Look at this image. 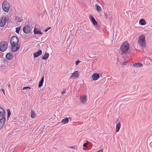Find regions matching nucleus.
Here are the masks:
<instances>
[{"label":"nucleus","mask_w":152,"mask_h":152,"mask_svg":"<svg viewBox=\"0 0 152 152\" xmlns=\"http://www.w3.org/2000/svg\"><path fill=\"white\" fill-rule=\"evenodd\" d=\"M129 48V44L127 41L124 42L120 47L121 54H126L128 53Z\"/></svg>","instance_id":"obj_2"},{"label":"nucleus","mask_w":152,"mask_h":152,"mask_svg":"<svg viewBox=\"0 0 152 152\" xmlns=\"http://www.w3.org/2000/svg\"><path fill=\"white\" fill-rule=\"evenodd\" d=\"M2 8L5 12H8L9 10L10 5L6 1H4L2 4Z\"/></svg>","instance_id":"obj_4"},{"label":"nucleus","mask_w":152,"mask_h":152,"mask_svg":"<svg viewBox=\"0 0 152 152\" xmlns=\"http://www.w3.org/2000/svg\"><path fill=\"white\" fill-rule=\"evenodd\" d=\"M139 23L141 25H144L146 24V22L144 19H142L139 20Z\"/></svg>","instance_id":"obj_23"},{"label":"nucleus","mask_w":152,"mask_h":152,"mask_svg":"<svg viewBox=\"0 0 152 152\" xmlns=\"http://www.w3.org/2000/svg\"><path fill=\"white\" fill-rule=\"evenodd\" d=\"M3 62V66L5 67H8L9 66L10 64V62H9L6 59H3L2 60Z\"/></svg>","instance_id":"obj_9"},{"label":"nucleus","mask_w":152,"mask_h":152,"mask_svg":"<svg viewBox=\"0 0 152 152\" xmlns=\"http://www.w3.org/2000/svg\"><path fill=\"white\" fill-rule=\"evenodd\" d=\"M36 116V114L35 112L33 110H31V117L32 118H34Z\"/></svg>","instance_id":"obj_25"},{"label":"nucleus","mask_w":152,"mask_h":152,"mask_svg":"<svg viewBox=\"0 0 152 152\" xmlns=\"http://www.w3.org/2000/svg\"><path fill=\"white\" fill-rule=\"evenodd\" d=\"M31 89V88L29 87H23V90H26L27 89Z\"/></svg>","instance_id":"obj_30"},{"label":"nucleus","mask_w":152,"mask_h":152,"mask_svg":"<svg viewBox=\"0 0 152 152\" xmlns=\"http://www.w3.org/2000/svg\"><path fill=\"white\" fill-rule=\"evenodd\" d=\"M80 62V61L79 60L75 62V64L76 65H77Z\"/></svg>","instance_id":"obj_32"},{"label":"nucleus","mask_w":152,"mask_h":152,"mask_svg":"<svg viewBox=\"0 0 152 152\" xmlns=\"http://www.w3.org/2000/svg\"><path fill=\"white\" fill-rule=\"evenodd\" d=\"M19 39L15 36H12L10 40V43L11 45V49L12 52H15L20 48V45L18 44Z\"/></svg>","instance_id":"obj_1"},{"label":"nucleus","mask_w":152,"mask_h":152,"mask_svg":"<svg viewBox=\"0 0 152 152\" xmlns=\"http://www.w3.org/2000/svg\"><path fill=\"white\" fill-rule=\"evenodd\" d=\"M20 27H18V28H16V31L15 32L18 34H19V31L20 30Z\"/></svg>","instance_id":"obj_28"},{"label":"nucleus","mask_w":152,"mask_h":152,"mask_svg":"<svg viewBox=\"0 0 152 152\" xmlns=\"http://www.w3.org/2000/svg\"><path fill=\"white\" fill-rule=\"evenodd\" d=\"M133 66L135 67H141L143 65L142 64H141V63L137 62L134 64L133 65Z\"/></svg>","instance_id":"obj_18"},{"label":"nucleus","mask_w":152,"mask_h":152,"mask_svg":"<svg viewBox=\"0 0 152 152\" xmlns=\"http://www.w3.org/2000/svg\"><path fill=\"white\" fill-rule=\"evenodd\" d=\"M1 91L3 92L4 94H5L4 91V89L2 88L1 89Z\"/></svg>","instance_id":"obj_35"},{"label":"nucleus","mask_w":152,"mask_h":152,"mask_svg":"<svg viewBox=\"0 0 152 152\" xmlns=\"http://www.w3.org/2000/svg\"><path fill=\"white\" fill-rule=\"evenodd\" d=\"M69 118L70 119L71 118L70 117H69V118H67L63 119L61 121V123H63L64 124H65L68 123L69 121Z\"/></svg>","instance_id":"obj_19"},{"label":"nucleus","mask_w":152,"mask_h":152,"mask_svg":"<svg viewBox=\"0 0 152 152\" xmlns=\"http://www.w3.org/2000/svg\"><path fill=\"white\" fill-rule=\"evenodd\" d=\"M8 17H6L5 16H2L0 20V26L1 27H3L5 25L6 21H8Z\"/></svg>","instance_id":"obj_6"},{"label":"nucleus","mask_w":152,"mask_h":152,"mask_svg":"<svg viewBox=\"0 0 152 152\" xmlns=\"http://www.w3.org/2000/svg\"><path fill=\"white\" fill-rule=\"evenodd\" d=\"M138 43L139 45L145 47V37L144 35H141L138 39Z\"/></svg>","instance_id":"obj_3"},{"label":"nucleus","mask_w":152,"mask_h":152,"mask_svg":"<svg viewBox=\"0 0 152 152\" xmlns=\"http://www.w3.org/2000/svg\"><path fill=\"white\" fill-rule=\"evenodd\" d=\"M79 73L78 71H77L72 73L70 78H77L79 77Z\"/></svg>","instance_id":"obj_8"},{"label":"nucleus","mask_w":152,"mask_h":152,"mask_svg":"<svg viewBox=\"0 0 152 152\" xmlns=\"http://www.w3.org/2000/svg\"><path fill=\"white\" fill-rule=\"evenodd\" d=\"M50 27H48V28H47L46 29H45V30H44V31L45 32H47L48 31L49 29H50Z\"/></svg>","instance_id":"obj_34"},{"label":"nucleus","mask_w":152,"mask_h":152,"mask_svg":"<svg viewBox=\"0 0 152 152\" xmlns=\"http://www.w3.org/2000/svg\"><path fill=\"white\" fill-rule=\"evenodd\" d=\"M5 115V111L4 109L0 107V117H4Z\"/></svg>","instance_id":"obj_15"},{"label":"nucleus","mask_w":152,"mask_h":152,"mask_svg":"<svg viewBox=\"0 0 152 152\" xmlns=\"http://www.w3.org/2000/svg\"><path fill=\"white\" fill-rule=\"evenodd\" d=\"M97 152H103V149L100 150Z\"/></svg>","instance_id":"obj_37"},{"label":"nucleus","mask_w":152,"mask_h":152,"mask_svg":"<svg viewBox=\"0 0 152 152\" xmlns=\"http://www.w3.org/2000/svg\"><path fill=\"white\" fill-rule=\"evenodd\" d=\"M10 85H8V87H9V88H10Z\"/></svg>","instance_id":"obj_38"},{"label":"nucleus","mask_w":152,"mask_h":152,"mask_svg":"<svg viewBox=\"0 0 152 152\" xmlns=\"http://www.w3.org/2000/svg\"><path fill=\"white\" fill-rule=\"evenodd\" d=\"M121 128V124L120 122H119L117 124L116 126L115 131L116 132H118Z\"/></svg>","instance_id":"obj_21"},{"label":"nucleus","mask_w":152,"mask_h":152,"mask_svg":"<svg viewBox=\"0 0 152 152\" xmlns=\"http://www.w3.org/2000/svg\"><path fill=\"white\" fill-rule=\"evenodd\" d=\"M95 7L98 12L101 11V7L100 6H99L97 4H96L95 5Z\"/></svg>","instance_id":"obj_26"},{"label":"nucleus","mask_w":152,"mask_h":152,"mask_svg":"<svg viewBox=\"0 0 152 152\" xmlns=\"http://www.w3.org/2000/svg\"><path fill=\"white\" fill-rule=\"evenodd\" d=\"M86 142L85 143H84L83 144V147H86L88 145V143H89V142L87 140L86 141Z\"/></svg>","instance_id":"obj_29"},{"label":"nucleus","mask_w":152,"mask_h":152,"mask_svg":"<svg viewBox=\"0 0 152 152\" xmlns=\"http://www.w3.org/2000/svg\"><path fill=\"white\" fill-rule=\"evenodd\" d=\"M99 77V74L97 73H95L93 74L92 78L93 80H97Z\"/></svg>","instance_id":"obj_14"},{"label":"nucleus","mask_w":152,"mask_h":152,"mask_svg":"<svg viewBox=\"0 0 152 152\" xmlns=\"http://www.w3.org/2000/svg\"><path fill=\"white\" fill-rule=\"evenodd\" d=\"M8 43L6 42H0V51L3 52L5 51L7 48Z\"/></svg>","instance_id":"obj_5"},{"label":"nucleus","mask_w":152,"mask_h":152,"mask_svg":"<svg viewBox=\"0 0 152 152\" xmlns=\"http://www.w3.org/2000/svg\"><path fill=\"white\" fill-rule=\"evenodd\" d=\"M14 19L15 20L18 22H21L23 20L21 16L18 15H15L14 16Z\"/></svg>","instance_id":"obj_11"},{"label":"nucleus","mask_w":152,"mask_h":152,"mask_svg":"<svg viewBox=\"0 0 152 152\" xmlns=\"http://www.w3.org/2000/svg\"><path fill=\"white\" fill-rule=\"evenodd\" d=\"M7 118H9L11 115V112H10V110L9 109H7Z\"/></svg>","instance_id":"obj_27"},{"label":"nucleus","mask_w":152,"mask_h":152,"mask_svg":"<svg viewBox=\"0 0 152 152\" xmlns=\"http://www.w3.org/2000/svg\"><path fill=\"white\" fill-rule=\"evenodd\" d=\"M127 61H125L123 63V65L125 66L127 64Z\"/></svg>","instance_id":"obj_33"},{"label":"nucleus","mask_w":152,"mask_h":152,"mask_svg":"<svg viewBox=\"0 0 152 152\" xmlns=\"http://www.w3.org/2000/svg\"><path fill=\"white\" fill-rule=\"evenodd\" d=\"M49 56V53H45L42 57V59L44 60H46L48 58Z\"/></svg>","instance_id":"obj_22"},{"label":"nucleus","mask_w":152,"mask_h":152,"mask_svg":"<svg viewBox=\"0 0 152 152\" xmlns=\"http://www.w3.org/2000/svg\"><path fill=\"white\" fill-rule=\"evenodd\" d=\"M42 53V51L39 50L37 52L34 53V58L37 57L41 55Z\"/></svg>","instance_id":"obj_16"},{"label":"nucleus","mask_w":152,"mask_h":152,"mask_svg":"<svg viewBox=\"0 0 152 152\" xmlns=\"http://www.w3.org/2000/svg\"><path fill=\"white\" fill-rule=\"evenodd\" d=\"M89 18L94 26L98 24L97 21L92 15H90L89 16Z\"/></svg>","instance_id":"obj_13"},{"label":"nucleus","mask_w":152,"mask_h":152,"mask_svg":"<svg viewBox=\"0 0 152 152\" xmlns=\"http://www.w3.org/2000/svg\"><path fill=\"white\" fill-rule=\"evenodd\" d=\"M23 30L25 33L28 34L30 31L31 28L28 25H25L23 28Z\"/></svg>","instance_id":"obj_7"},{"label":"nucleus","mask_w":152,"mask_h":152,"mask_svg":"<svg viewBox=\"0 0 152 152\" xmlns=\"http://www.w3.org/2000/svg\"><path fill=\"white\" fill-rule=\"evenodd\" d=\"M75 147H76V146H71L69 147V148L72 149L73 150H75Z\"/></svg>","instance_id":"obj_31"},{"label":"nucleus","mask_w":152,"mask_h":152,"mask_svg":"<svg viewBox=\"0 0 152 152\" xmlns=\"http://www.w3.org/2000/svg\"><path fill=\"white\" fill-rule=\"evenodd\" d=\"M65 90L66 89H65L61 93V94H64L65 93Z\"/></svg>","instance_id":"obj_36"},{"label":"nucleus","mask_w":152,"mask_h":152,"mask_svg":"<svg viewBox=\"0 0 152 152\" xmlns=\"http://www.w3.org/2000/svg\"><path fill=\"white\" fill-rule=\"evenodd\" d=\"M12 56V54L10 53H7L6 55V58L9 60H10L11 59Z\"/></svg>","instance_id":"obj_17"},{"label":"nucleus","mask_w":152,"mask_h":152,"mask_svg":"<svg viewBox=\"0 0 152 152\" xmlns=\"http://www.w3.org/2000/svg\"><path fill=\"white\" fill-rule=\"evenodd\" d=\"M5 118L4 117H2L0 119V130L2 128L5 123Z\"/></svg>","instance_id":"obj_10"},{"label":"nucleus","mask_w":152,"mask_h":152,"mask_svg":"<svg viewBox=\"0 0 152 152\" xmlns=\"http://www.w3.org/2000/svg\"><path fill=\"white\" fill-rule=\"evenodd\" d=\"M34 32L35 34H42V33L41 32L40 30H38L37 28H34Z\"/></svg>","instance_id":"obj_20"},{"label":"nucleus","mask_w":152,"mask_h":152,"mask_svg":"<svg viewBox=\"0 0 152 152\" xmlns=\"http://www.w3.org/2000/svg\"><path fill=\"white\" fill-rule=\"evenodd\" d=\"M44 80V77L43 76L39 82L38 85L39 87H40L42 86Z\"/></svg>","instance_id":"obj_24"},{"label":"nucleus","mask_w":152,"mask_h":152,"mask_svg":"<svg viewBox=\"0 0 152 152\" xmlns=\"http://www.w3.org/2000/svg\"><path fill=\"white\" fill-rule=\"evenodd\" d=\"M86 98L87 96H80V99L81 102L83 104H85L86 102Z\"/></svg>","instance_id":"obj_12"}]
</instances>
